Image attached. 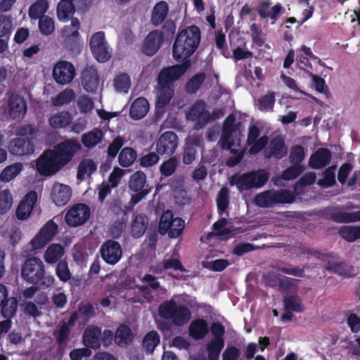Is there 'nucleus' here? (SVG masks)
<instances>
[{"mask_svg":"<svg viewBox=\"0 0 360 360\" xmlns=\"http://www.w3.org/2000/svg\"><path fill=\"white\" fill-rule=\"evenodd\" d=\"M305 156L304 148L301 145L292 146L290 153V161L292 164L300 165Z\"/></svg>","mask_w":360,"mask_h":360,"instance_id":"nucleus-59","label":"nucleus"},{"mask_svg":"<svg viewBox=\"0 0 360 360\" xmlns=\"http://www.w3.org/2000/svg\"><path fill=\"white\" fill-rule=\"evenodd\" d=\"M160 341V335L155 330L148 332L143 340V347L148 353H153Z\"/></svg>","mask_w":360,"mask_h":360,"instance_id":"nucleus-43","label":"nucleus"},{"mask_svg":"<svg viewBox=\"0 0 360 360\" xmlns=\"http://www.w3.org/2000/svg\"><path fill=\"white\" fill-rule=\"evenodd\" d=\"M174 219V214L172 210H167L162 214L160 216L158 231L161 235H165L171 229L172 226V221Z\"/></svg>","mask_w":360,"mask_h":360,"instance_id":"nucleus-45","label":"nucleus"},{"mask_svg":"<svg viewBox=\"0 0 360 360\" xmlns=\"http://www.w3.org/2000/svg\"><path fill=\"white\" fill-rule=\"evenodd\" d=\"M269 172L257 169L241 174H235L230 179V185L236 186L239 191H248L252 188H260L269 181Z\"/></svg>","mask_w":360,"mask_h":360,"instance_id":"nucleus-5","label":"nucleus"},{"mask_svg":"<svg viewBox=\"0 0 360 360\" xmlns=\"http://www.w3.org/2000/svg\"><path fill=\"white\" fill-rule=\"evenodd\" d=\"M101 328L96 326H88L84 330L82 344L86 348L96 350L101 347Z\"/></svg>","mask_w":360,"mask_h":360,"instance_id":"nucleus-19","label":"nucleus"},{"mask_svg":"<svg viewBox=\"0 0 360 360\" xmlns=\"http://www.w3.org/2000/svg\"><path fill=\"white\" fill-rule=\"evenodd\" d=\"M323 216L335 223L348 224L360 221V210L353 212H341L338 207H328L323 210Z\"/></svg>","mask_w":360,"mask_h":360,"instance_id":"nucleus-14","label":"nucleus"},{"mask_svg":"<svg viewBox=\"0 0 360 360\" xmlns=\"http://www.w3.org/2000/svg\"><path fill=\"white\" fill-rule=\"evenodd\" d=\"M209 333V326L206 320L196 319L191 321L188 327L189 335L195 340L204 338Z\"/></svg>","mask_w":360,"mask_h":360,"instance_id":"nucleus-29","label":"nucleus"},{"mask_svg":"<svg viewBox=\"0 0 360 360\" xmlns=\"http://www.w3.org/2000/svg\"><path fill=\"white\" fill-rule=\"evenodd\" d=\"M76 94L73 89L67 88L60 92L56 96L51 98V103L54 106H61L63 105L69 104L74 101Z\"/></svg>","mask_w":360,"mask_h":360,"instance_id":"nucleus-37","label":"nucleus"},{"mask_svg":"<svg viewBox=\"0 0 360 360\" xmlns=\"http://www.w3.org/2000/svg\"><path fill=\"white\" fill-rule=\"evenodd\" d=\"M55 271L57 277L63 283L68 282L72 278V273L70 270L68 263L65 259L58 261Z\"/></svg>","mask_w":360,"mask_h":360,"instance_id":"nucleus-46","label":"nucleus"},{"mask_svg":"<svg viewBox=\"0 0 360 360\" xmlns=\"http://www.w3.org/2000/svg\"><path fill=\"white\" fill-rule=\"evenodd\" d=\"M172 224V226L167 233L170 238H176L182 234L185 229V221L181 217H174Z\"/></svg>","mask_w":360,"mask_h":360,"instance_id":"nucleus-54","label":"nucleus"},{"mask_svg":"<svg viewBox=\"0 0 360 360\" xmlns=\"http://www.w3.org/2000/svg\"><path fill=\"white\" fill-rule=\"evenodd\" d=\"M64 46L72 56H77L82 50L79 37L64 38Z\"/></svg>","mask_w":360,"mask_h":360,"instance_id":"nucleus-48","label":"nucleus"},{"mask_svg":"<svg viewBox=\"0 0 360 360\" xmlns=\"http://www.w3.org/2000/svg\"><path fill=\"white\" fill-rule=\"evenodd\" d=\"M97 166L91 159H84L82 160L77 168V179L79 181H83L86 176H91L96 172Z\"/></svg>","mask_w":360,"mask_h":360,"instance_id":"nucleus-33","label":"nucleus"},{"mask_svg":"<svg viewBox=\"0 0 360 360\" xmlns=\"http://www.w3.org/2000/svg\"><path fill=\"white\" fill-rule=\"evenodd\" d=\"M132 333L125 325L120 326L115 333V340L119 345H127L131 340Z\"/></svg>","mask_w":360,"mask_h":360,"instance_id":"nucleus-52","label":"nucleus"},{"mask_svg":"<svg viewBox=\"0 0 360 360\" xmlns=\"http://www.w3.org/2000/svg\"><path fill=\"white\" fill-rule=\"evenodd\" d=\"M37 131V129L32 124H23L18 128L16 135L20 138L28 139L32 141Z\"/></svg>","mask_w":360,"mask_h":360,"instance_id":"nucleus-60","label":"nucleus"},{"mask_svg":"<svg viewBox=\"0 0 360 360\" xmlns=\"http://www.w3.org/2000/svg\"><path fill=\"white\" fill-rule=\"evenodd\" d=\"M81 150L82 145L78 140L66 139L53 149L45 150L36 161V169L42 176L54 175L70 164Z\"/></svg>","mask_w":360,"mask_h":360,"instance_id":"nucleus-1","label":"nucleus"},{"mask_svg":"<svg viewBox=\"0 0 360 360\" xmlns=\"http://www.w3.org/2000/svg\"><path fill=\"white\" fill-rule=\"evenodd\" d=\"M206 79L204 72H199L191 77L186 83V90L189 94L196 93Z\"/></svg>","mask_w":360,"mask_h":360,"instance_id":"nucleus-44","label":"nucleus"},{"mask_svg":"<svg viewBox=\"0 0 360 360\" xmlns=\"http://www.w3.org/2000/svg\"><path fill=\"white\" fill-rule=\"evenodd\" d=\"M235 122V116L233 114L228 115L223 122L222 131L236 134L238 131H240L241 123Z\"/></svg>","mask_w":360,"mask_h":360,"instance_id":"nucleus-63","label":"nucleus"},{"mask_svg":"<svg viewBox=\"0 0 360 360\" xmlns=\"http://www.w3.org/2000/svg\"><path fill=\"white\" fill-rule=\"evenodd\" d=\"M284 308L287 311L302 312L304 307L297 295H289L283 300Z\"/></svg>","mask_w":360,"mask_h":360,"instance_id":"nucleus-42","label":"nucleus"},{"mask_svg":"<svg viewBox=\"0 0 360 360\" xmlns=\"http://www.w3.org/2000/svg\"><path fill=\"white\" fill-rule=\"evenodd\" d=\"M124 144V138L118 136L116 138H115L112 143H110L108 150H107V154L108 156L110 158H115L120 150L122 148V147Z\"/></svg>","mask_w":360,"mask_h":360,"instance_id":"nucleus-64","label":"nucleus"},{"mask_svg":"<svg viewBox=\"0 0 360 360\" xmlns=\"http://www.w3.org/2000/svg\"><path fill=\"white\" fill-rule=\"evenodd\" d=\"M179 145V138L172 131L162 133L155 142V150L160 155L170 157L174 155Z\"/></svg>","mask_w":360,"mask_h":360,"instance_id":"nucleus-12","label":"nucleus"},{"mask_svg":"<svg viewBox=\"0 0 360 360\" xmlns=\"http://www.w3.org/2000/svg\"><path fill=\"white\" fill-rule=\"evenodd\" d=\"M163 43L159 37V30H153L144 39L141 51L146 56H152L158 51Z\"/></svg>","mask_w":360,"mask_h":360,"instance_id":"nucleus-21","label":"nucleus"},{"mask_svg":"<svg viewBox=\"0 0 360 360\" xmlns=\"http://www.w3.org/2000/svg\"><path fill=\"white\" fill-rule=\"evenodd\" d=\"M148 224V218L144 214H137L131 224V234L134 238L141 237Z\"/></svg>","mask_w":360,"mask_h":360,"instance_id":"nucleus-32","label":"nucleus"},{"mask_svg":"<svg viewBox=\"0 0 360 360\" xmlns=\"http://www.w3.org/2000/svg\"><path fill=\"white\" fill-rule=\"evenodd\" d=\"M49 8L48 0H37L30 6L28 15L31 20H39Z\"/></svg>","mask_w":360,"mask_h":360,"instance_id":"nucleus-35","label":"nucleus"},{"mask_svg":"<svg viewBox=\"0 0 360 360\" xmlns=\"http://www.w3.org/2000/svg\"><path fill=\"white\" fill-rule=\"evenodd\" d=\"M137 158L136 151L130 147L124 148L118 156L119 164L123 167H128L133 165Z\"/></svg>","mask_w":360,"mask_h":360,"instance_id":"nucleus-39","label":"nucleus"},{"mask_svg":"<svg viewBox=\"0 0 360 360\" xmlns=\"http://www.w3.org/2000/svg\"><path fill=\"white\" fill-rule=\"evenodd\" d=\"M20 276L27 283L39 285L42 290L51 288L55 283L53 276L46 274L42 260L34 256L25 259L21 266Z\"/></svg>","mask_w":360,"mask_h":360,"instance_id":"nucleus-4","label":"nucleus"},{"mask_svg":"<svg viewBox=\"0 0 360 360\" xmlns=\"http://www.w3.org/2000/svg\"><path fill=\"white\" fill-rule=\"evenodd\" d=\"M13 198L8 189L0 191V214L6 213L11 207Z\"/></svg>","mask_w":360,"mask_h":360,"instance_id":"nucleus-57","label":"nucleus"},{"mask_svg":"<svg viewBox=\"0 0 360 360\" xmlns=\"http://www.w3.org/2000/svg\"><path fill=\"white\" fill-rule=\"evenodd\" d=\"M304 172V167L301 165L292 164L285 169L281 175L284 180H292L298 177Z\"/></svg>","mask_w":360,"mask_h":360,"instance_id":"nucleus-61","label":"nucleus"},{"mask_svg":"<svg viewBox=\"0 0 360 360\" xmlns=\"http://www.w3.org/2000/svg\"><path fill=\"white\" fill-rule=\"evenodd\" d=\"M115 87L120 92L127 93L131 86L130 77L127 73L117 75L115 80Z\"/></svg>","mask_w":360,"mask_h":360,"instance_id":"nucleus-55","label":"nucleus"},{"mask_svg":"<svg viewBox=\"0 0 360 360\" xmlns=\"http://www.w3.org/2000/svg\"><path fill=\"white\" fill-rule=\"evenodd\" d=\"M81 83L86 91L89 92L95 91L99 84L97 70L92 66L86 67L82 72Z\"/></svg>","mask_w":360,"mask_h":360,"instance_id":"nucleus-23","label":"nucleus"},{"mask_svg":"<svg viewBox=\"0 0 360 360\" xmlns=\"http://www.w3.org/2000/svg\"><path fill=\"white\" fill-rule=\"evenodd\" d=\"M9 115L13 120H22L27 112L25 101L19 95L12 94L8 101Z\"/></svg>","mask_w":360,"mask_h":360,"instance_id":"nucleus-17","label":"nucleus"},{"mask_svg":"<svg viewBox=\"0 0 360 360\" xmlns=\"http://www.w3.org/2000/svg\"><path fill=\"white\" fill-rule=\"evenodd\" d=\"M22 168L20 163H15L6 167L0 174L1 180L4 182L10 181L20 174Z\"/></svg>","mask_w":360,"mask_h":360,"instance_id":"nucleus-50","label":"nucleus"},{"mask_svg":"<svg viewBox=\"0 0 360 360\" xmlns=\"http://www.w3.org/2000/svg\"><path fill=\"white\" fill-rule=\"evenodd\" d=\"M65 253L63 247L58 243L50 245L44 252V259L48 264L58 262Z\"/></svg>","mask_w":360,"mask_h":360,"instance_id":"nucleus-34","label":"nucleus"},{"mask_svg":"<svg viewBox=\"0 0 360 360\" xmlns=\"http://www.w3.org/2000/svg\"><path fill=\"white\" fill-rule=\"evenodd\" d=\"M332 153L326 148H318L311 154L309 160V166L315 169L324 168L330 162Z\"/></svg>","mask_w":360,"mask_h":360,"instance_id":"nucleus-22","label":"nucleus"},{"mask_svg":"<svg viewBox=\"0 0 360 360\" xmlns=\"http://www.w3.org/2000/svg\"><path fill=\"white\" fill-rule=\"evenodd\" d=\"M89 47L92 54L99 63H105L111 57L103 31L95 32L91 37Z\"/></svg>","mask_w":360,"mask_h":360,"instance_id":"nucleus-9","label":"nucleus"},{"mask_svg":"<svg viewBox=\"0 0 360 360\" xmlns=\"http://www.w3.org/2000/svg\"><path fill=\"white\" fill-rule=\"evenodd\" d=\"M216 202L218 214L221 216L229 206L230 197L229 188L224 186L219 190L217 193Z\"/></svg>","mask_w":360,"mask_h":360,"instance_id":"nucleus-38","label":"nucleus"},{"mask_svg":"<svg viewBox=\"0 0 360 360\" xmlns=\"http://www.w3.org/2000/svg\"><path fill=\"white\" fill-rule=\"evenodd\" d=\"M34 150L35 145L30 139L17 137L11 142V152L16 155H29Z\"/></svg>","mask_w":360,"mask_h":360,"instance_id":"nucleus-26","label":"nucleus"},{"mask_svg":"<svg viewBox=\"0 0 360 360\" xmlns=\"http://www.w3.org/2000/svg\"><path fill=\"white\" fill-rule=\"evenodd\" d=\"M176 25L172 19L167 20L162 26V30H159V37L163 42L172 41L174 39Z\"/></svg>","mask_w":360,"mask_h":360,"instance_id":"nucleus-40","label":"nucleus"},{"mask_svg":"<svg viewBox=\"0 0 360 360\" xmlns=\"http://www.w3.org/2000/svg\"><path fill=\"white\" fill-rule=\"evenodd\" d=\"M58 226L53 220L48 221L39 231L50 241L57 234Z\"/></svg>","mask_w":360,"mask_h":360,"instance_id":"nucleus-62","label":"nucleus"},{"mask_svg":"<svg viewBox=\"0 0 360 360\" xmlns=\"http://www.w3.org/2000/svg\"><path fill=\"white\" fill-rule=\"evenodd\" d=\"M187 117L195 122L194 128L196 130L202 129L211 122V113L206 109V103L203 100L195 101L187 113Z\"/></svg>","mask_w":360,"mask_h":360,"instance_id":"nucleus-11","label":"nucleus"},{"mask_svg":"<svg viewBox=\"0 0 360 360\" xmlns=\"http://www.w3.org/2000/svg\"><path fill=\"white\" fill-rule=\"evenodd\" d=\"M39 30L44 36L51 35L55 30V22L49 15H44L39 19Z\"/></svg>","mask_w":360,"mask_h":360,"instance_id":"nucleus-51","label":"nucleus"},{"mask_svg":"<svg viewBox=\"0 0 360 360\" xmlns=\"http://www.w3.org/2000/svg\"><path fill=\"white\" fill-rule=\"evenodd\" d=\"M75 0H60L57 5L56 14L61 22H67L75 12Z\"/></svg>","mask_w":360,"mask_h":360,"instance_id":"nucleus-31","label":"nucleus"},{"mask_svg":"<svg viewBox=\"0 0 360 360\" xmlns=\"http://www.w3.org/2000/svg\"><path fill=\"white\" fill-rule=\"evenodd\" d=\"M80 28L79 20L77 18H71V25H65L61 30L63 38L79 37V30Z\"/></svg>","mask_w":360,"mask_h":360,"instance_id":"nucleus-49","label":"nucleus"},{"mask_svg":"<svg viewBox=\"0 0 360 360\" xmlns=\"http://www.w3.org/2000/svg\"><path fill=\"white\" fill-rule=\"evenodd\" d=\"M190 65L188 60L181 65H174L162 68L158 74L156 107L164 108L174 94V82L179 79Z\"/></svg>","mask_w":360,"mask_h":360,"instance_id":"nucleus-2","label":"nucleus"},{"mask_svg":"<svg viewBox=\"0 0 360 360\" xmlns=\"http://www.w3.org/2000/svg\"><path fill=\"white\" fill-rule=\"evenodd\" d=\"M295 200L294 193L285 188L269 189L257 193L254 198L255 205L262 208H270L281 204H291Z\"/></svg>","mask_w":360,"mask_h":360,"instance_id":"nucleus-7","label":"nucleus"},{"mask_svg":"<svg viewBox=\"0 0 360 360\" xmlns=\"http://www.w3.org/2000/svg\"><path fill=\"white\" fill-rule=\"evenodd\" d=\"M89 207L84 203L73 205L65 215V222L71 227H78L84 224L90 217Z\"/></svg>","mask_w":360,"mask_h":360,"instance_id":"nucleus-8","label":"nucleus"},{"mask_svg":"<svg viewBox=\"0 0 360 360\" xmlns=\"http://www.w3.org/2000/svg\"><path fill=\"white\" fill-rule=\"evenodd\" d=\"M158 314L165 320H171L174 326L179 327L184 326L191 318V310L184 304H178L172 299L160 304Z\"/></svg>","mask_w":360,"mask_h":360,"instance_id":"nucleus-6","label":"nucleus"},{"mask_svg":"<svg viewBox=\"0 0 360 360\" xmlns=\"http://www.w3.org/2000/svg\"><path fill=\"white\" fill-rule=\"evenodd\" d=\"M72 196L71 188L65 184L55 183L51 188V197L57 206H64L70 200Z\"/></svg>","mask_w":360,"mask_h":360,"instance_id":"nucleus-20","label":"nucleus"},{"mask_svg":"<svg viewBox=\"0 0 360 360\" xmlns=\"http://www.w3.org/2000/svg\"><path fill=\"white\" fill-rule=\"evenodd\" d=\"M129 188L135 193L131 195L135 203H139L150 192V188L146 184V175L142 171H136L130 176Z\"/></svg>","mask_w":360,"mask_h":360,"instance_id":"nucleus-10","label":"nucleus"},{"mask_svg":"<svg viewBox=\"0 0 360 360\" xmlns=\"http://www.w3.org/2000/svg\"><path fill=\"white\" fill-rule=\"evenodd\" d=\"M72 117L68 111L60 112L49 118V124L53 128H63L70 124Z\"/></svg>","mask_w":360,"mask_h":360,"instance_id":"nucleus-36","label":"nucleus"},{"mask_svg":"<svg viewBox=\"0 0 360 360\" xmlns=\"http://www.w3.org/2000/svg\"><path fill=\"white\" fill-rule=\"evenodd\" d=\"M103 137V130L98 127H94L82 135L81 142L86 148L91 149L98 145Z\"/></svg>","mask_w":360,"mask_h":360,"instance_id":"nucleus-28","label":"nucleus"},{"mask_svg":"<svg viewBox=\"0 0 360 360\" xmlns=\"http://www.w3.org/2000/svg\"><path fill=\"white\" fill-rule=\"evenodd\" d=\"M70 328H68V326L63 325L62 323L59 326L56 336V342L60 349H63L67 345V342L70 338Z\"/></svg>","mask_w":360,"mask_h":360,"instance_id":"nucleus-56","label":"nucleus"},{"mask_svg":"<svg viewBox=\"0 0 360 360\" xmlns=\"http://www.w3.org/2000/svg\"><path fill=\"white\" fill-rule=\"evenodd\" d=\"M149 103L143 97H139L134 100L129 109L130 117L135 120L143 118L148 112Z\"/></svg>","mask_w":360,"mask_h":360,"instance_id":"nucleus-30","label":"nucleus"},{"mask_svg":"<svg viewBox=\"0 0 360 360\" xmlns=\"http://www.w3.org/2000/svg\"><path fill=\"white\" fill-rule=\"evenodd\" d=\"M37 201V193L34 191L28 192L19 203L16 210V217L18 219H27Z\"/></svg>","mask_w":360,"mask_h":360,"instance_id":"nucleus-16","label":"nucleus"},{"mask_svg":"<svg viewBox=\"0 0 360 360\" xmlns=\"http://www.w3.org/2000/svg\"><path fill=\"white\" fill-rule=\"evenodd\" d=\"M179 165V160L178 158L172 155L161 164L160 172L162 176L169 177L174 174Z\"/></svg>","mask_w":360,"mask_h":360,"instance_id":"nucleus-41","label":"nucleus"},{"mask_svg":"<svg viewBox=\"0 0 360 360\" xmlns=\"http://www.w3.org/2000/svg\"><path fill=\"white\" fill-rule=\"evenodd\" d=\"M7 288L4 284H0V307H1L2 316L5 318H11L15 315L17 310V300L15 297L8 299Z\"/></svg>","mask_w":360,"mask_h":360,"instance_id":"nucleus-18","label":"nucleus"},{"mask_svg":"<svg viewBox=\"0 0 360 360\" xmlns=\"http://www.w3.org/2000/svg\"><path fill=\"white\" fill-rule=\"evenodd\" d=\"M169 13L168 4L165 1H160L154 6L150 16V23L154 27H158L167 20Z\"/></svg>","mask_w":360,"mask_h":360,"instance_id":"nucleus-27","label":"nucleus"},{"mask_svg":"<svg viewBox=\"0 0 360 360\" xmlns=\"http://www.w3.org/2000/svg\"><path fill=\"white\" fill-rule=\"evenodd\" d=\"M160 155L157 152H148L140 158L139 165L144 168L154 166L159 162Z\"/></svg>","mask_w":360,"mask_h":360,"instance_id":"nucleus-58","label":"nucleus"},{"mask_svg":"<svg viewBox=\"0 0 360 360\" xmlns=\"http://www.w3.org/2000/svg\"><path fill=\"white\" fill-rule=\"evenodd\" d=\"M287 153L288 149L284 140L280 137H275L270 141L268 147L266 148L265 156L281 160L286 155Z\"/></svg>","mask_w":360,"mask_h":360,"instance_id":"nucleus-24","label":"nucleus"},{"mask_svg":"<svg viewBox=\"0 0 360 360\" xmlns=\"http://www.w3.org/2000/svg\"><path fill=\"white\" fill-rule=\"evenodd\" d=\"M201 40L200 28L192 25L179 30L172 46V56L176 61L184 60L197 50Z\"/></svg>","mask_w":360,"mask_h":360,"instance_id":"nucleus-3","label":"nucleus"},{"mask_svg":"<svg viewBox=\"0 0 360 360\" xmlns=\"http://www.w3.org/2000/svg\"><path fill=\"white\" fill-rule=\"evenodd\" d=\"M52 75L57 84H68L75 76V68L71 62L59 60L54 65Z\"/></svg>","mask_w":360,"mask_h":360,"instance_id":"nucleus-13","label":"nucleus"},{"mask_svg":"<svg viewBox=\"0 0 360 360\" xmlns=\"http://www.w3.org/2000/svg\"><path fill=\"white\" fill-rule=\"evenodd\" d=\"M100 252L104 262L110 265L116 264L122 256L120 244L112 239L106 240L101 245Z\"/></svg>","mask_w":360,"mask_h":360,"instance_id":"nucleus-15","label":"nucleus"},{"mask_svg":"<svg viewBox=\"0 0 360 360\" xmlns=\"http://www.w3.org/2000/svg\"><path fill=\"white\" fill-rule=\"evenodd\" d=\"M335 166L328 167L323 173V178L318 180L317 184L322 188H329L335 184Z\"/></svg>","mask_w":360,"mask_h":360,"instance_id":"nucleus-47","label":"nucleus"},{"mask_svg":"<svg viewBox=\"0 0 360 360\" xmlns=\"http://www.w3.org/2000/svg\"><path fill=\"white\" fill-rule=\"evenodd\" d=\"M275 103V93L269 92L257 100V105L261 111L273 110Z\"/></svg>","mask_w":360,"mask_h":360,"instance_id":"nucleus-53","label":"nucleus"},{"mask_svg":"<svg viewBox=\"0 0 360 360\" xmlns=\"http://www.w3.org/2000/svg\"><path fill=\"white\" fill-rule=\"evenodd\" d=\"M325 269L335 274L349 278L356 275L354 267L345 262H333L328 260Z\"/></svg>","mask_w":360,"mask_h":360,"instance_id":"nucleus-25","label":"nucleus"}]
</instances>
